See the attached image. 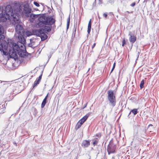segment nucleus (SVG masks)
I'll use <instances>...</instances> for the list:
<instances>
[{
  "mask_svg": "<svg viewBox=\"0 0 159 159\" xmlns=\"http://www.w3.org/2000/svg\"><path fill=\"white\" fill-rule=\"evenodd\" d=\"M115 66H116V62L115 61L114 62V64H113V67H112V68L111 69V71L110 72V73H111L112 72V71H113V70H114V69L115 68Z\"/></svg>",
  "mask_w": 159,
  "mask_h": 159,
  "instance_id": "nucleus-21",
  "label": "nucleus"
},
{
  "mask_svg": "<svg viewBox=\"0 0 159 159\" xmlns=\"http://www.w3.org/2000/svg\"><path fill=\"white\" fill-rule=\"evenodd\" d=\"M99 0V2L98 3L99 4H101L102 3V0Z\"/></svg>",
  "mask_w": 159,
  "mask_h": 159,
  "instance_id": "nucleus-33",
  "label": "nucleus"
},
{
  "mask_svg": "<svg viewBox=\"0 0 159 159\" xmlns=\"http://www.w3.org/2000/svg\"><path fill=\"white\" fill-rule=\"evenodd\" d=\"M44 31H47V32H49L51 30V28L50 27L45 26L44 27Z\"/></svg>",
  "mask_w": 159,
  "mask_h": 159,
  "instance_id": "nucleus-16",
  "label": "nucleus"
},
{
  "mask_svg": "<svg viewBox=\"0 0 159 159\" xmlns=\"http://www.w3.org/2000/svg\"><path fill=\"white\" fill-rule=\"evenodd\" d=\"M40 81L39 80H36L35 81L34 83V84L33 85V87H34L37 86L38 84H39Z\"/></svg>",
  "mask_w": 159,
  "mask_h": 159,
  "instance_id": "nucleus-19",
  "label": "nucleus"
},
{
  "mask_svg": "<svg viewBox=\"0 0 159 159\" xmlns=\"http://www.w3.org/2000/svg\"><path fill=\"white\" fill-rule=\"evenodd\" d=\"M135 2H134L132 4H131L130 5V6L132 7H133L135 5Z\"/></svg>",
  "mask_w": 159,
  "mask_h": 159,
  "instance_id": "nucleus-29",
  "label": "nucleus"
},
{
  "mask_svg": "<svg viewBox=\"0 0 159 159\" xmlns=\"http://www.w3.org/2000/svg\"><path fill=\"white\" fill-rule=\"evenodd\" d=\"M26 34L28 36H29L31 35V32H30L29 31H27L26 33Z\"/></svg>",
  "mask_w": 159,
  "mask_h": 159,
  "instance_id": "nucleus-24",
  "label": "nucleus"
},
{
  "mask_svg": "<svg viewBox=\"0 0 159 159\" xmlns=\"http://www.w3.org/2000/svg\"><path fill=\"white\" fill-rule=\"evenodd\" d=\"M150 0H144V1H143V3H145V4L146 5L147 2L148 1H149ZM152 2H153V1L152 0Z\"/></svg>",
  "mask_w": 159,
  "mask_h": 159,
  "instance_id": "nucleus-27",
  "label": "nucleus"
},
{
  "mask_svg": "<svg viewBox=\"0 0 159 159\" xmlns=\"http://www.w3.org/2000/svg\"><path fill=\"white\" fill-rule=\"evenodd\" d=\"M107 98L110 103L113 107L116 105V99L115 96L113 91L112 90H109L107 92Z\"/></svg>",
  "mask_w": 159,
  "mask_h": 159,
  "instance_id": "nucleus-3",
  "label": "nucleus"
},
{
  "mask_svg": "<svg viewBox=\"0 0 159 159\" xmlns=\"http://www.w3.org/2000/svg\"><path fill=\"white\" fill-rule=\"evenodd\" d=\"M82 124L80 122L78 121L75 127V129L76 130H77L79 129L82 125Z\"/></svg>",
  "mask_w": 159,
  "mask_h": 159,
  "instance_id": "nucleus-15",
  "label": "nucleus"
},
{
  "mask_svg": "<svg viewBox=\"0 0 159 159\" xmlns=\"http://www.w3.org/2000/svg\"><path fill=\"white\" fill-rule=\"evenodd\" d=\"M141 136L142 137H143L144 136L143 135H141Z\"/></svg>",
  "mask_w": 159,
  "mask_h": 159,
  "instance_id": "nucleus-34",
  "label": "nucleus"
},
{
  "mask_svg": "<svg viewBox=\"0 0 159 159\" xmlns=\"http://www.w3.org/2000/svg\"><path fill=\"white\" fill-rule=\"evenodd\" d=\"M90 141L89 140H84L82 143V145L84 147H88L90 144Z\"/></svg>",
  "mask_w": 159,
  "mask_h": 159,
  "instance_id": "nucleus-11",
  "label": "nucleus"
},
{
  "mask_svg": "<svg viewBox=\"0 0 159 159\" xmlns=\"http://www.w3.org/2000/svg\"><path fill=\"white\" fill-rule=\"evenodd\" d=\"M4 31L3 28L0 25V51L3 52L5 55H7L9 53L11 56L15 57L17 53L20 56L22 57L26 51L24 45L25 40L24 38L21 35H19L18 38L19 41L17 42V44L12 42L7 43L6 41L3 40L1 43V39L5 38L3 34Z\"/></svg>",
  "mask_w": 159,
  "mask_h": 159,
  "instance_id": "nucleus-1",
  "label": "nucleus"
},
{
  "mask_svg": "<svg viewBox=\"0 0 159 159\" xmlns=\"http://www.w3.org/2000/svg\"><path fill=\"white\" fill-rule=\"evenodd\" d=\"M34 5H35L36 6H37V7H39V4L36 2H34Z\"/></svg>",
  "mask_w": 159,
  "mask_h": 159,
  "instance_id": "nucleus-26",
  "label": "nucleus"
},
{
  "mask_svg": "<svg viewBox=\"0 0 159 159\" xmlns=\"http://www.w3.org/2000/svg\"><path fill=\"white\" fill-rule=\"evenodd\" d=\"M34 32L35 33V34L38 36L45 33L44 30L43 29H40L38 30H35Z\"/></svg>",
  "mask_w": 159,
  "mask_h": 159,
  "instance_id": "nucleus-8",
  "label": "nucleus"
},
{
  "mask_svg": "<svg viewBox=\"0 0 159 159\" xmlns=\"http://www.w3.org/2000/svg\"><path fill=\"white\" fill-rule=\"evenodd\" d=\"M96 0H95V2Z\"/></svg>",
  "mask_w": 159,
  "mask_h": 159,
  "instance_id": "nucleus-39",
  "label": "nucleus"
},
{
  "mask_svg": "<svg viewBox=\"0 0 159 159\" xmlns=\"http://www.w3.org/2000/svg\"><path fill=\"white\" fill-rule=\"evenodd\" d=\"M96 136L97 137H98L99 138H100L101 137V134L100 133L97 134H96Z\"/></svg>",
  "mask_w": 159,
  "mask_h": 159,
  "instance_id": "nucleus-25",
  "label": "nucleus"
},
{
  "mask_svg": "<svg viewBox=\"0 0 159 159\" xmlns=\"http://www.w3.org/2000/svg\"><path fill=\"white\" fill-rule=\"evenodd\" d=\"M19 11L16 12L15 11H14L11 7L8 6L6 7L5 12L4 13L0 14V22H5L7 19H10L11 17L13 18V20L16 23H18L19 22V12L21 13L23 16L27 17L28 16L33 12L32 9L30 8L29 6L24 5L23 7H19Z\"/></svg>",
  "mask_w": 159,
  "mask_h": 159,
  "instance_id": "nucleus-2",
  "label": "nucleus"
},
{
  "mask_svg": "<svg viewBox=\"0 0 159 159\" xmlns=\"http://www.w3.org/2000/svg\"><path fill=\"white\" fill-rule=\"evenodd\" d=\"M44 20L42 21V23L44 25H51L55 23V20L52 16H47L44 18Z\"/></svg>",
  "mask_w": 159,
  "mask_h": 159,
  "instance_id": "nucleus-4",
  "label": "nucleus"
},
{
  "mask_svg": "<svg viewBox=\"0 0 159 159\" xmlns=\"http://www.w3.org/2000/svg\"><path fill=\"white\" fill-rule=\"evenodd\" d=\"M41 77H42V75H40L39 77L37 78V79H36L37 80H39V81H40L41 80Z\"/></svg>",
  "mask_w": 159,
  "mask_h": 159,
  "instance_id": "nucleus-28",
  "label": "nucleus"
},
{
  "mask_svg": "<svg viewBox=\"0 0 159 159\" xmlns=\"http://www.w3.org/2000/svg\"><path fill=\"white\" fill-rule=\"evenodd\" d=\"M70 19L69 18L67 19V28H68V27L69 26V24H70Z\"/></svg>",
  "mask_w": 159,
  "mask_h": 159,
  "instance_id": "nucleus-23",
  "label": "nucleus"
},
{
  "mask_svg": "<svg viewBox=\"0 0 159 159\" xmlns=\"http://www.w3.org/2000/svg\"><path fill=\"white\" fill-rule=\"evenodd\" d=\"M129 35L130 36L129 38V41L132 43H134L136 39V35L130 31L129 32Z\"/></svg>",
  "mask_w": 159,
  "mask_h": 159,
  "instance_id": "nucleus-7",
  "label": "nucleus"
},
{
  "mask_svg": "<svg viewBox=\"0 0 159 159\" xmlns=\"http://www.w3.org/2000/svg\"><path fill=\"white\" fill-rule=\"evenodd\" d=\"M139 55V52H138L137 53V58L136 59V60H138Z\"/></svg>",
  "mask_w": 159,
  "mask_h": 159,
  "instance_id": "nucleus-31",
  "label": "nucleus"
},
{
  "mask_svg": "<svg viewBox=\"0 0 159 159\" xmlns=\"http://www.w3.org/2000/svg\"><path fill=\"white\" fill-rule=\"evenodd\" d=\"M91 19H90V20L89 21L88 25V28L87 32L88 34H89L90 31L91 29Z\"/></svg>",
  "mask_w": 159,
  "mask_h": 159,
  "instance_id": "nucleus-12",
  "label": "nucleus"
},
{
  "mask_svg": "<svg viewBox=\"0 0 159 159\" xmlns=\"http://www.w3.org/2000/svg\"><path fill=\"white\" fill-rule=\"evenodd\" d=\"M143 132H144V133H145V131H143Z\"/></svg>",
  "mask_w": 159,
  "mask_h": 159,
  "instance_id": "nucleus-37",
  "label": "nucleus"
},
{
  "mask_svg": "<svg viewBox=\"0 0 159 159\" xmlns=\"http://www.w3.org/2000/svg\"><path fill=\"white\" fill-rule=\"evenodd\" d=\"M126 42L125 40V39H124L122 41V46H124V45L125 44Z\"/></svg>",
  "mask_w": 159,
  "mask_h": 159,
  "instance_id": "nucleus-22",
  "label": "nucleus"
},
{
  "mask_svg": "<svg viewBox=\"0 0 159 159\" xmlns=\"http://www.w3.org/2000/svg\"><path fill=\"white\" fill-rule=\"evenodd\" d=\"M115 150V147L113 144L110 143L107 148V151L108 154L114 153Z\"/></svg>",
  "mask_w": 159,
  "mask_h": 159,
  "instance_id": "nucleus-5",
  "label": "nucleus"
},
{
  "mask_svg": "<svg viewBox=\"0 0 159 159\" xmlns=\"http://www.w3.org/2000/svg\"><path fill=\"white\" fill-rule=\"evenodd\" d=\"M48 97V95L45 97L43 100L41 104V107L42 108L44 107L46 103L47 98Z\"/></svg>",
  "mask_w": 159,
  "mask_h": 159,
  "instance_id": "nucleus-13",
  "label": "nucleus"
},
{
  "mask_svg": "<svg viewBox=\"0 0 159 159\" xmlns=\"http://www.w3.org/2000/svg\"><path fill=\"white\" fill-rule=\"evenodd\" d=\"M103 16L106 18L107 17V13H104L103 14Z\"/></svg>",
  "mask_w": 159,
  "mask_h": 159,
  "instance_id": "nucleus-30",
  "label": "nucleus"
},
{
  "mask_svg": "<svg viewBox=\"0 0 159 159\" xmlns=\"http://www.w3.org/2000/svg\"><path fill=\"white\" fill-rule=\"evenodd\" d=\"M39 36L40 37L42 41L45 40L48 37L47 35L45 33Z\"/></svg>",
  "mask_w": 159,
  "mask_h": 159,
  "instance_id": "nucleus-14",
  "label": "nucleus"
},
{
  "mask_svg": "<svg viewBox=\"0 0 159 159\" xmlns=\"http://www.w3.org/2000/svg\"><path fill=\"white\" fill-rule=\"evenodd\" d=\"M87 104H86L85 106H84V107L83 108V109L86 106Z\"/></svg>",
  "mask_w": 159,
  "mask_h": 159,
  "instance_id": "nucleus-35",
  "label": "nucleus"
},
{
  "mask_svg": "<svg viewBox=\"0 0 159 159\" xmlns=\"http://www.w3.org/2000/svg\"><path fill=\"white\" fill-rule=\"evenodd\" d=\"M126 13H129L128 11H126Z\"/></svg>",
  "mask_w": 159,
  "mask_h": 159,
  "instance_id": "nucleus-36",
  "label": "nucleus"
},
{
  "mask_svg": "<svg viewBox=\"0 0 159 159\" xmlns=\"http://www.w3.org/2000/svg\"><path fill=\"white\" fill-rule=\"evenodd\" d=\"M89 115L90 114L89 113L87 114L84 116L79 121L83 124L86 120Z\"/></svg>",
  "mask_w": 159,
  "mask_h": 159,
  "instance_id": "nucleus-10",
  "label": "nucleus"
},
{
  "mask_svg": "<svg viewBox=\"0 0 159 159\" xmlns=\"http://www.w3.org/2000/svg\"><path fill=\"white\" fill-rule=\"evenodd\" d=\"M132 112V113L134 115H135L136 114L138 113V111L137 109H134L133 110H132V111H131L129 113V114H130L131 112Z\"/></svg>",
  "mask_w": 159,
  "mask_h": 159,
  "instance_id": "nucleus-17",
  "label": "nucleus"
},
{
  "mask_svg": "<svg viewBox=\"0 0 159 159\" xmlns=\"http://www.w3.org/2000/svg\"><path fill=\"white\" fill-rule=\"evenodd\" d=\"M150 125L152 126V125H149V126H150Z\"/></svg>",
  "mask_w": 159,
  "mask_h": 159,
  "instance_id": "nucleus-38",
  "label": "nucleus"
},
{
  "mask_svg": "<svg viewBox=\"0 0 159 159\" xmlns=\"http://www.w3.org/2000/svg\"><path fill=\"white\" fill-rule=\"evenodd\" d=\"M16 31L18 34H20L21 32H23V29L22 26L20 24L16 25Z\"/></svg>",
  "mask_w": 159,
  "mask_h": 159,
  "instance_id": "nucleus-9",
  "label": "nucleus"
},
{
  "mask_svg": "<svg viewBox=\"0 0 159 159\" xmlns=\"http://www.w3.org/2000/svg\"><path fill=\"white\" fill-rule=\"evenodd\" d=\"M144 80H143L140 84V87L141 89L143 88L144 87Z\"/></svg>",
  "mask_w": 159,
  "mask_h": 159,
  "instance_id": "nucleus-18",
  "label": "nucleus"
},
{
  "mask_svg": "<svg viewBox=\"0 0 159 159\" xmlns=\"http://www.w3.org/2000/svg\"><path fill=\"white\" fill-rule=\"evenodd\" d=\"M95 45H96V43H94L92 45V49H93L95 47Z\"/></svg>",
  "mask_w": 159,
  "mask_h": 159,
  "instance_id": "nucleus-32",
  "label": "nucleus"
},
{
  "mask_svg": "<svg viewBox=\"0 0 159 159\" xmlns=\"http://www.w3.org/2000/svg\"><path fill=\"white\" fill-rule=\"evenodd\" d=\"M98 142V139L97 138H96V139L94 140V141L93 142V145L94 146L95 145H96L97 144Z\"/></svg>",
  "mask_w": 159,
  "mask_h": 159,
  "instance_id": "nucleus-20",
  "label": "nucleus"
},
{
  "mask_svg": "<svg viewBox=\"0 0 159 159\" xmlns=\"http://www.w3.org/2000/svg\"><path fill=\"white\" fill-rule=\"evenodd\" d=\"M39 16V14H33L31 12L30 15L28 16L27 17L29 18V20L31 22H33L35 20V19L38 17Z\"/></svg>",
  "mask_w": 159,
  "mask_h": 159,
  "instance_id": "nucleus-6",
  "label": "nucleus"
}]
</instances>
